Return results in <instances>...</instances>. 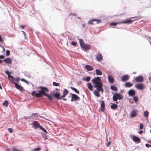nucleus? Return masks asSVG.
<instances>
[{
	"instance_id": "63",
	"label": "nucleus",
	"mask_w": 151,
	"mask_h": 151,
	"mask_svg": "<svg viewBox=\"0 0 151 151\" xmlns=\"http://www.w3.org/2000/svg\"><path fill=\"white\" fill-rule=\"evenodd\" d=\"M11 61H12V60L10 59V64L11 63Z\"/></svg>"
},
{
	"instance_id": "35",
	"label": "nucleus",
	"mask_w": 151,
	"mask_h": 151,
	"mask_svg": "<svg viewBox=\"0 0 151 151\" xmlns=\"http://www.w3.org/2000/svg\"><path fill=\"white\" fill-rule=\"evenodd\" d=\"M40 129H41L42 131H43L45 133H47V132L46 130L42 126L40 127Z\"/></svg>"
},
{
	"instance_id": "9",
	"label": "nucleus",
	"mask_w": 151,
	"mask_h": 151,
	"mask_svg": "<svg viewBox=\"0 0 151 151\" xmlns=\"http://www.w3.org/2000/svg\"><path fill=\"white\" fill-rule=\"evenodd\" d=\"M94 21H96V24H99L101 22V21L100 20L93 19L89 20L88 21V23L91 24H95L93 23Z\"/></svg>"
},
{
	"instance_id": "46",
	"label": "nucleus",
	"mask_w": 151,
	"mask_h": 151,
	"mask_svg": "<svg viewBox=\"0 0 151 151\" xmlns=\"http://www.w3.org/2000/svg\"><path fill=\"white\" fill-rule=\"evenodd\" d=\"M111 144V142H108L106 145L108 147H109Z\"/></svg>"
},
{
	"instance_id": "33",
	"label": "nucleus",
	"mask_w": 151,
	"mask_h": 151,
	"mask_svg": "<svg viewBox=\"0 0 151 151\" xmlns=\"http://www.w3.org/2000/svg\"><path fill=\"white\" fill-rule=\"evenodd\" d=\"M79 41L81 47L84 44L83 41L82 39H80Z\"/></svg>"
},
{
	"instance_id": "45",
	"label": "nucleus",
	"mask_w": 151,
	"mask_h": 151,
	"mask_svg": "<svg viewBox=\"0 0 151 151\" xmlns=\"http://www.w3.org/2000/svg\"><path fill=\"white\" fill-rule=\"evenodd\" d=\"M6 54L7 56H8L9 55V50H7L6 51Z\"/></svg>"
},
{
	"instance_id": "55",
	"label": "nucleus",
	"mask_w": 151,
	"mask_h": 151,
	"mask_svg": "<svg viewBox=\"0 0 151 151\" xmlns=\"http://www.w3.org/2000/svg\"><path fill=\"white\" fill-rule=\"evenodd\" d=\"M21 81H24V82L25 81V79H23V78L22 79H21Z\"/></svg>"
},
{
	"instance_id": "32",
	"label": "nucleus",
	"mask_w": 151,
	"mask_h": 151,
	"mask_svg": "<svg viewBox=\"0 0 151 151\" xmlns=\"http://www.w3.org/2000/svg\"><path fill=\"white\" fill-rule=\"evenodd\" d=\"M111 89L112 90L116 91H117V88L114 86H111Z\"/></svg>"
},
{
	"instance_id": "17",
	"label": "nucleus",
	"mask_w": 151,
	"mask_h": 151,
	"mask_svg": "<svg viewBox=\"0 0 151 151\" xmlns=\"http://www.w3.org/2000/svg\"><path fill=\"white\" fill-rule=\"evenodd\" d=\"M33 124L34 127L36 128H38L39 127L40 128V127L41 126L40 125V124L38 122L36 121H35L34 122Z\"/></svg>"
},
{
	"instance_id": "5",
	"label": "nucleus",
	"mask_w": 151,
	"mask_h": 151,
	"mask_svg": "<svg viewBox=\"0 0 151 151\" xmlns=\"http://www.w3.org/2000/svg\"><path fill=\"white\" fill-rule=\"evenodd\" d=\"M135 87L139 90H142L145 88L144 85L142 83L137 84L135 85Z\"/></svg>"
},
{
	"instance_id": "61",
	"label": "nucleus",
	"mask_w": 151,
	"mask_h": 151,
	"mask_svg": "<svg viewBox=\"0 0 151 151\" xmlns=\"http://www.w3.org/2000/svg\"><path fill=\"white\" fill-rule=\"evenodd\" d=\"M22 32H23L24 34L25 35H26V33H25V32L24 31H22Z\"/></svg>"
},
{
	"instance_id": "48",
	"label": "nucleus",
	"mask_w": 151,
	"mask_h": 151,
	"mask_svg": "<svg viewBox=\"0 0 151 151\" xmlns=\"http://www.w3.org/2000/svg\"><path fill=\"white\" fill-rule=\"evenodd\" d=\"M25 26L24 25H21L20 27L22 29H24Z\"/></svg>"
},
{
	"instance_id": "37",
	"label": "nucleus",
	"mask_w": 151,
	"mask_h": 151,
	"mask_svg": "<svg viewBox=\"0 0 151 151\" xmlns=\"http://www.w3.org/2000/svg\"><path fill=\"white\" fill-rule=\"evenodd\" d=\"M133 99L135 102H137L138 101V98L137 96H134L133 97Z\"/></svg>"
},
{
	"instance_id": "56",
	"label": "nucleus",
	"mask_w": 151,
	"mask_h": 151,
	"mask_svg": "<svg viewBox=\"0 0 151 151\" xmlns=\"http://www.w3.org/2000/svg\"><path fill=\"white\" fill-rule=\"evenodd\" d=\"M63 100L65 101H66V100H67L65 98H63Z\"/></svg>"
},
{
	"instance_id": "8",
	"label": "nucleus",
	"mask_w": 151,
	"mask_h": 151,
	"mask_svg": "<svg viewBox=\"0 0 151 151\" xmlns=\"http://www.w3.org/2000/svg\"><path fill=\"white\" fill-rule=\"evenodd\" d=\"M101 102V107L99 108V110L100 111L103 112L105 111V104L104 101H102Z\"/></svg>"
},
{
	"instance_id": "39",
	"label": "nucleus",
	"mask_w": 151,
	"mask_h": 151,
	"mask_svg": "<svg viewBox=\"0 0 151 151\" xmlns=\"http://www.w3.org/2000/svg\"><path fill=\"white\" fill-rule=\"evenodd\" d=\"M53 85L55 86H59V84L55 82H53Z\"/></svg>"
},
{
	"instance_id": "21",
	"label": "nucleus",
	"mask_w": 151,
	"mask_h": 151,
	"mask_svg": "<svg viewBox=\"0 0 151 151\" xmlns=\"http://www.w3.org/2000/svg\"><path fill=\"white\" fill-rule=\"evenodd\" d=\"M133 84L129 82H126L124 84V86L126 87H130L133 86Z\"/></svg>"
},
{
	"instance_id": "60",
	"label": "nucleus",
	"mask_w": 151,
	"mask_h": 151,
	"mask_svg": "<svg viewBox=\"0 0 151 151\" xmlns=\"http://www.w3.org/2000/svg\"><path fill=\"white\" fill-rule=\"evenodd\" d=\"M148 142L149 143L151 144V141H148Z\"/></svg>"
},
{
	"instance_id": "15",
	"label": "nucleus",
	"mask_w": 151,
	"mask_h": 151,
	"mask_svg": "<svg viewBox=\"0 0 151 151\" xmlns=\"http://www.w3.org/2000/svg\"><path fill=\"white\" fill-rule=\"evenodd\" d=\"M72 99H73L75 101L80 100V98L75 94H72Z\"/></svg>"
},
{
	"instance_id": "43",
	"label": "nucleus",
	"mask_w": 151,
	"mask_h": 151,
	"mask_svg": "<svg viewBox=\"0 0 151 151\" xmlns=\"http://www.w3.org/2000/svg\"><path fill=\"white\" fill-rule=\"evenodd\" d=\"M145 145L147 147H151V145H150V144H146Z\"/></svg>"
},
{
	"instance_id": "14",
	"label": "nucleus",
	"mask_w": 151,
	"mask_h": 151,
	"mask_svg": "<svg viewBox=\"0 0 151 151\" xmlns=\"http://www.w3.org/2000/svg\"><path fill=\"white\" fill-rule=\"evenodd\" d=\"M68 91L65 88L64 89L63 92V95L62 96V98H63L65 97L68 94Z\"/></svg>"
},
{
	"instance_id": "40",
	"label": "nucleus",
	"mask_w": 151,
	"mask_h": 151,
	"mask_svg": "<svg viewBox=\"0 0 151 151\" xmlns=\"http://www.w3.org/2000/svg\"><path fill=\"white\" fill-rule=\"evenodd\" d=\"M13 151H22V150H19L15 147H14L12 149Z\"/></svg>"
},
{
	"instance_id": "34",
	"label": "nucleus",
	"mask_w": 151,
	"mask_h": 151,
	"mask_svg": "<svg viewBox=\"0 0 151 151\" xmlns=\"http://www.w3.org/2000/svg\"><path fill=\"white\" fill-rule=\"evenodd\" d=\"M4 61L6 63H9V58H7L6 59H4Z\"/></svg>"
},
{
	"instance_id": "10",
	"label": "nucleus",
	"mask_w": 151,
	"mask_h": 151,
	"mask_svg": "<svg viewBox=\"0 0 151 151\" xmlns=\"http://www.w3.org/2000/svg\"><path fill=\"white\" fill-rule=\"evenodd\" d=\"M55 98H56L57 99H60L62 98V96L61 95L60 93L59 92L53 94Z\"/></svg>"
},
{
	"instance_id": "3",
	"label": "nucleus",
	"mask_w": 151,
	"mask_h": 151,
	"mask_svg": "<svg viewBox=\"0 0 151 151\" xmlns=\"http://www.w3.org/2000/svg\"><path fill=\"white\" fill-rule=\"evenodd\" d=\"M11 73L10 72V78L11 80H10V81L13 83H14L15 84L16 88L22 91L23 90V88L22 86L19 85L17 83L14 82V78L13 77L10 75Z\"/></svg>"
},
{
	"instance_id": "19",
	"label": "nucleus",
	"mask_w": 151,
	"mask_h": 151,
	"mask_svg": "<svg viewBox=\"0 0 151 151\" xmlns=\"http://www.w3.org/2000/svg\"><path fill=\"white\" fill-rule=\"evenodd\" d=\"M85 68L89 71H91L93 70V69L92 66L89 65H86L85 66Z\"/></svg>"
},
{
	"instance_id": "26",
	"label": "nucleus",
	"mask_w": 151,
	"mask_h": 151,
	"mask_svg": "<svg viewBox=\"0 0 151 151\" xmlns=\"http://www.w3.org/2000/svg\"><path fill=\"white\" fill-rule=\"evenodd\" d=\"M132 22V21L131 20L129 19V20H126L125 21H122L121 22V23H126H126L130 24V23H131Z\"/></svg>"
},
{
	"instance_id": "54",
	"label": "nucleus",
	"mask_w": 151,
	"mask_h": 151,
	"mask_svg": "<svg viewBox=\"0 0 151 151\" xmlns=\"http://www.w3.org/2000/svg\"><path fill=\"white\" fill-rule=\"evenodd\" d=\"M1 47L3 49V52H4L5 51V50L4 48L3 47Z\"/></svg>"
},
{
	"instance_id": "29",
	"label": "nucleus",
	"mask_w": 151,
	"mask_h": 151,
	"mask_svg": "<svg viewBox=\"0 0 151 151\" xmlns=\"http://www.w3.org/2000/svg\"><path fill=\"white\" fill-rule=\"evenodd\" d=\"M121 22H112L110 24V25L111 26H115L116 25H117V24H121Z\"/></svg>"
},
{
	"instance_id": "25",
	"label": "nucleus",
	"mask_w": 151,
	"mask_h": 151,
	"mask_svg": "<svg viewBox=\"0 0 151 151\" xmlns=\"http://www.w3.org/2000/svg\"><path fill=\"white\" fill-rule=\"evenodd\" d=\"M100 91H99V90L95 91H94V93L95 96L98 97H99L100 96V94L99 93Z\"/></svg>"
},
{
	"instance_id": "50",
	"label": "nucleus",
	"mask_w": 151,
	"mask_h": 151,
	"mask_svg": "<svg viewBox=\"0 0 151 151\" xmlns=\"http://www.w3.org/2000/svg\"><path fill=\"white\" fill-rule=\"evenodd\" d=\"M143 133V131H142V130H140L139 132V134H142Z\"/></svg>"
},
{
	"instance_id": "38",
	"label": "nucleus",
	"mask_w": 151,
	"mask_h": 151,
	"mask_svg": "<svg viewBox=\"0 0 151 151\" xmlns=\"http://www.w3.org/2000/svg\"><path fill=\"white\" fill-rule=\"evenodd\" d=\"M41 150V148L37 147L34 149L32 151H39Z\"/></svg>"
},
{
	"instance_id": "11",
	"label": "nucleus",
	"mask_w": 151,
	"mask_h": 151,
	"mask_svg": "<svg viewBox=\"0 0 151 151\" xmlns=\"http://www.w3.org/2000/svg\"><path fill=\"white\" fill-rule=\"evenodd\" d=\"M137 111L135 109L132 110L130 113V116L132 118L136 116H137Z\"/></svg>"
},
{
	"instance_id": "47",
	"label": "nucleus",
	"mask_w": 151,
	"mask_h": 151,
	"mask_svg": "<svg viewBox=\"0 0 151 151\" xmlns=\"http://www.w3.org/2000/svg\"><path fill=\"white\" fill-rule=\"evenodd\" d=\"M14 81L15 80H16V81H17V82H18L19 81V78H17L16 79H14Z\"/></svg>"
},
{
	"instance_id": "62",
	"label": "nucleus",
	"mask_w": 151,
	"mask_h": 151,
	"mask_svg": "<svg viewBox=\"0 0 151 151\" xmlns=\"http://www.w3.org/2000/svg\"><path fill=\"white\" fill-rule=\"evenodd\" d=\"M82 26L83 27H84L85 26V24H83L82 25Z\"/></svg>"
},
{
	"instance_id": "1",
	"label": "nucleus",
	"mask_w": 151,
	"mask_h": 151,
	"mask_svg": "<svg viewBox=\"0 0 151 151\" xmlns=\"http://www.w3.org/2000/svg\"><path fill=\"white\" fill-rule=\"evenodd\" d=\"M40 90L37 91L38 93H37L35 91H33L31 93V95L33 97L35 96L37 98H39L41 97L42 96H44L47 97L49 99L51 100L52 99V97L51 95L47 94V92H48L49 90L45 87L42 86H40L39 87Z\"/></svg>"
},
{
	"instance_id": "28",
	"label": "nucleus",
	"mask_w": 151,
	"mask_h": 151,
	"mask_svg": "<svg viewBox=\"0 0 151 151\" xmlns=\"http://www.w3.org/2000/svg\"><path fill=\"white\" fill-rule=\"evenodd\" d=\"M70 88L77 94H79V92L77 89L73 87H71Z\"/></svg>"
},
{
	"instance_id": "57",
	"label": "nucleus",
	"mask_w": 151,
	"mask_h": 151,
	"mask_svg": "<svg viewBox=\"0 0 151 151\" xmlns=\"http://www.w3.org/2000/svg\"><path fill=\"white\" fill-rule=\"evenodd\" d=\"M3 61V60H0V63H1Z\"/></svg>"
},
{
	"instance_id": "4",
	"label": "nucleus",
	"mask_w": 151,
	"mask_h": 151,
	"mask_svg": "<svg viewBox=\"0 0 151 151\" xmlns=\"http://www.w3.org/2000/svg\"><path fill=\"white\" fill-rule=\"evenodd\" d=\"M123 98V96L120 95L119 93H115L113 96V99L115 101H116L118 99L119 100L122 99Z\"/></svg>"
},
{
	"instance_id": "53",
	"label": "nucleus",
	"mask_w": 151,
	"mask_h": 151,
	"mask_svg": "<svg viewBox=\"0 0 151 151\" xmlns=\"http://www.w3.org/2000/svg\"><path fill=\"white\" fill-rule=\"evenodd\" d=\"M70 15H73V16H76V14H74V13H73V14H70Z\"/></svg>"
},
{
	"instance_id": "2",
	"label": "nucleus",
	"mask_w": 151,
	"mask_h": 151,
	"mask_svg": "<svg viewBox=\"0 0 151 151\" xmlns=\"http://www.w3.org/2000/svg\"><path fill=\"white\" fill-rule=\"evenodd\" d=\"M91 82L94 84V87L96 88L97 90L102 92L103 91V83L99 77L97 76L95 78L93 79L92 80Z\"/></svg>"
},
{
	"instance_id": "23",
	"label": "nucleus",
	"mask_w": 151,
	"mask_h": 151,
	"mask_svg": "<svg viewBox=\"0 0 151 151\" xmlns=\"http://www.w3.org/2000/svg\"><path fill=\"white\" fill-rule=\"evenodd\" d=\"M111 107L112 109H115L117 108V105L115 104H111Z\"/></svg>"
},
{
	"instance_id": "41",
	"label": "nucleus",
	"mask_w": 151,
	"mask_h": 151,
	"mask_svg": "<svg viewBox=\"0 0 151 151\" xmlns=\"http://www.w3.org/2000/svg\"><path fill=\"white\" fill-rule=\"evenodd\" d=\"M42 136L45 140H46V139H47V136L45 134L43 133L42 134Z\"/></svg>"
},
{
	"instance_id": "16",
	"label": "nucleus",
	"mask_w": 151,
	"mask_h": 151,
	"mask_svg": "<svg viewBox=\"0 0 151 151\" xmlns=\"http://www.w3.org/2000/svg\"><path fill=\"white\" fill-rule=\"evenodd\" d=\"M132 139L134 142H138V143L140 141V138L135 136H133Z\"/></svg>"
},
{
	"instance_id": "6",
	"label": "nucleus",
	"mask_w": 151,
	"mask_h": 151,
	"mask_svg": "<svg viewBox=\"0 0 151 151\" xmlns=\"http://www.w3.org/2000/svg\"><path fill=\"white\" fill-rule=\"evenodd\" d=\"M135 81L138 82H142L143 81L144 78L143 77L141 76H139L137 77L135 79Z\"/></svg>"
},
{
	"instance_id": "64",
	"label": "nucleus",
	"mask_w": 151,
	"mask_h": 151,
	"mask_svg": "<svg viewBox=\"0 0 151 151\" xmlns=\"http://www.w3.org/2000/svg\"><path fill=\"white\" fill-rule=\"evenodd\" d=\"M8 130L9 132V128H8Z\"/></svg>"
},
{
	"instance_id": "7",
	"label": "nucleus",
	"mask_w": 151,
	"mask_h": 151,
	"mask_svg": "<svg viewBox=\"0 0 151 151\" xmlns=\"http://www.w3.org/2000/svg\"><path fill=\"white\" fill-rule=\"evenodd\" d=\"M103 57L101 54L98 53L96 55V58L99 61H101L103 60Z\"/></svg>"
},
{
	"instance_id": "31",
	"label": "nucleus",
	"mask_w": 151,
	"mask_h": 151,
	"mask_svg": "<svg viewBox=\"0 0 151 151\" xmlns=\"http://www.w3.org/2000/svg\"><path fill=\"white\" fill-rule=\"evenodd\" d=\"M8 101L6 100L3 103V105L4 106L7 107L8 106Z\"/></svg>"
},
{
	"instance_id": "27",
	"label": "nucleus",
	"mask_w": 151,
	"mask_h": 151,
	"mask_svg": "<svg viewBox=\"0 0 151 151\" xmlns=\"http://www.w3.org/2000/svg\"><path fill=\"white\" fill-rule=\"evenodd\" d=\"M90 77H86V78L83 77V78L82 79L83 81H85L86 82L89 81L90 80Z\"/></svg>"
},
{
	"instance_id": "49",
	"label": "nucleus",
	"mask_w": 151,
	"mask_h": 151,
	"mask_svg": "<svg viewBox=\"0 0 151 151\" xmlns=\"http://www.w3.org/2000/svg\"><path fill=\"white\" fill-rule=\"evenodd\" d=\"M4 57L3 55H0V59H4Z\"/></svg>"
},
{
	"instance_id": "59",
	"label": "nucleus",
	"mask_w": 151,
	"mask_h": 151,
	"mask_svg": "<svg viewBox=\"0 0 151 151\" xmlns=\"http://www.w3.org/2000/svg\"><path fill=\"white\" fill-rule=\"evenodd\" d=\"M24 82H26V83H27L28 84H29V83L26 80H25V81Z\"/></svg>"
},
{
	"instance_id": "12",
	"label": "nucleus",
	"mask_w": 151,
	"mask_h": 151,
	"mask_svg": "<svg viewBox=\"0 0 151 151\" xmlns=\"http://www.w3.org/2000/svg\"><path fill=\"white\" fill-rule=\"evenodd\" d=\"M81 47L85 50H88L90 48L91 45H89L84 44L81 46Z\"/></svg>"
},
{
	"instance_id": "42",
	"label": "nucleus",
	"mask_w": 151,
	"mask_h": 151,
	"mask_svg": "<svg viewBox=\"0 0 151 151\" xmlns=\"http://www.w3.org/2000/svg\"><path fill=\"white\" fill-rule=\"evenodd\" d=\"M77 44V43L74 41H73L72 42L71 44L73 46H75Z\"/></svg>"
},
{
	"instance_id": "18",
	"label": "nucleus",
	"mask_w": 151,
	"mask_h": 151,
	"mask_svg": "<svg viewBox=\"0 0 151 151\" xmlns=\"http://www.w3.org/2000/svg\"><path fill=\"white\" fill-rule=\"evenodd\" d=\"M128 93L130 96H133L134 95L135 92L134 90L131 89L129 91Z\"/></svg>"
},
{
	"instance_id": "36",
	"label": "nucleus",
	"mask_w": 151,
	"mask_h": 151,
	"mask_svg": "<svg viewBox=\"0 0 151 151\" xmlns=\"http://www.w3.org/2000/svg\"><path fill=\"white\" fill-rule=\"evenodd\" d=\"M5 73L6 74L8 75V79H9V72L8 70H6L5 71Z\"/></svg>"
},
{
	"instance_id": "44",
	"label": "nucleus",
	"mask_w": 151,
	"mask_h": 151,
	"mask_svg": "<svg viewBox=\"0 0 151 151\" xmlns=\"http://www.w3.org/2000/svg\"><path fill=\"white\" fill-rule=\"evenodd\" d=\"M143 125L142 124H140L139 128L140 129H142L143 128Z\"/></svg>"
},
{
	"instance_id": "20",
	"label": "nucleus",
	"mask_w": 151,
	"mask_h": 151,
	"mask_svg": "<svg viewBox=\"0 0 151 151\" xmlns=\"http://www.w3.org/2000/svg\"><path fill=\"white\" fill-rule=\"evenodd\" d=\"M87 86L88 88L91 91H92L93 90V87L91 84L90 83H88L87 84Z\"/></svg>"
},
{
	"instance_id": "52",
	"label": "nucleus",
	"mask_w": 151,
	"mask_h": 151,
	"mask_svg": "<svg viewBox=\"0 0 151 151\" xmlns=\"http://www.w3.org/2000/svg\"><path fill=\"white\" fill-rule=\"evenodd\" d=\"M13 132V130L12 128H10V133H12Z\"/></svg>"
},
{
	"instance_id": "13",
	"label": "nucleus",
	"mask_w": 151,
	"mask_h": 151,
	"mask_svg": "<svg viewBox=\"0 0 151 151\" xmlns=\"http://www.w3.org/2000/svg\"><path fill=\"white\" fill-rule=\"evenodd\" d=\"M129 78V77L128 75H124L122 77L121 80L123 82H125L128 80Z\"/></svg>"
},
{
	"instance_id": "22",
	"label": "nucleus",
	"mask_w": 151,
	"mask_h": 151,
	"mask_svg": "<svg viewBox=\"0 0 151 151\" xmlns=\"http://www.w3.org/2000/svg\"><path fill=\"white\" fill-rule=\"evenodd\" d=\"M108 80L111 83H113L114 82V79L113 77L110 76H108Z\"/></svg>"
},
{
	"instance_id": "51",
	"label": "nucleus",
	"mask_w": 151,
	"mask_h": 151,
	"mask_svg": "<svg viewBox=\"0 0 151 151\" xmlns=\"http://www.w3.org/2000/svg\"><path fill=\"white\" fill-rule=\"evenodd\" d=\"M2 41V37L1 35H0V42Z\"/></svg>"
},
{
	"instance_id": "58",
	"label": "nucleus",
	"mask_w": 151,
	"mask_h": 151,
	"mask_svg": "<svg viewBox=\"0 0 151 151\" xmlns=\"http://www.w3.org/2000/svg\"><path fill=\"white\" fill-rule=\"evenodd\" d=\"M74 100V99H72V98L71 99V101H73Z\"/></svg>"
},
{
	"instance_id": "24",
	"label": "nucleus",
	"mask_w": 151,
	"mask_h": 151,
	"mask_svg": "<svg viewBox=\"0 0 151 151\" xmlns=\"http://www.w3.org/2000/svg\"><path fill=\"white\" fill-rule=\"evenodd\" d=\"M96 75H102V72L100 70L98 69H96Z\"/></svg>"
},
{
	"instance_id": "30",
	"label": "nucleus",
	"mask_w": 151,
	"mask_h": 151,
	"mask_svg": "<svg viewBox=\"0 0 151 151\" xmlns=\"http://www.w3.org/2000/svg\"><path fill=\"white\" fill-rule=\"evenodd\" d=\"M149 113L146 111L144 112V116L145 117H147L148 116Z\"/></svg>"
}]
</instances>
